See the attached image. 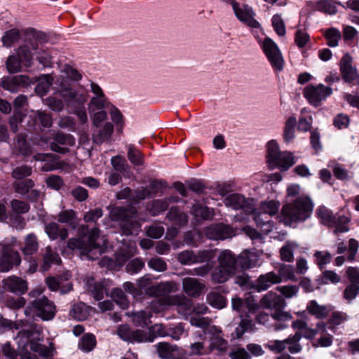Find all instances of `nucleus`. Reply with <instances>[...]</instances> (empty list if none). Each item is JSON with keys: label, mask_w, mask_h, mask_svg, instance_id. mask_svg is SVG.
<instances>
[{"label": "nucleus", "mask_w": 359, "mask_h": 359, "mask_svg": "<svg viewBox=\"0 0 359 359\" xmlns=\"http://www.w3.org/2000/svg\"><path fill=\"white\" fill-rule=\"evenodd\" d=\"M297 119L294 116L289 117L285 121L283 130V138L286 142H290L294 138Z\"/></svg>", "instance_id": "nucleus-40"}, {"label": "nucleus", "mask_w": 359, "mask_h": 359, "mask_svg": "<svg viewBox=\"0 0 359 359\" xmlns=\"http://www.w3.org/2000/svg\"><path fill=\"white\" fill-rule=\"evenodd\" d=\"M111 297L122 309L128 306V300L121 289L114 288L111 292Z\"/></svg>", "instance_id": "nucleus-48"}, {"label": "nucleus", "mask_w": 359, "mask_h": 359, "mask_svg": "<svg viewBox=\"0 0 359 359\" xmlns=\"http://www.w3.org/2000/svg\"><path fill=\"white\" fill-rule=\"evenodd\" d=\"M116 333L118 336L124 341L130 342H144L151 341L153 339L148 338L147 334L142 330H132L128 325H119Z\"/></svg>", "instance_id": "nucleus-13"}, {"label": "nucleus", "mask_w": 359, "mask_h": 359, "mask_svg": "<svg viewBox=\"0 0 359 359\" xmlns=\"http://www.w3.org/2000/svg\"><path fill=\"white\" fill-rule=\"evenodd\" d=\"M167 218L172 222L175 224L180 226H183L187 223V215L174 206L172 207L167 214Z\"/></svg>", "instance_id": "nucleus-36"}, {"label": "nucleus", "mask_w": 359, "mask_h": 359, "mask_svg": "<svg viewBox=\"0 0 359 359\" xmlns=\"http://www.w3.org/2000/svg\"><path fill=\"white\" fill-rule=\"evenodd\" d=\"M216 257V250L208 249L198 251L196 253V264L206 263L211 264L210 262Z\"/></svg>", "instance_id": "nucleus-44"}, {"label": "nucleus", "mask_w": 359, "mask_h": 359, "mask_svg": "<svg viewBox=\"0 0 359 359\" xmlns=\"http://www.w3.org/2000/svg\"><path fill=\"white\" fill-rule=\"evenodd\" d=\"M219 266L212 273V280L215 283L226 282L236 271V258L231 251L223 250L218 257Z\"/></svg>", "instance_id": "nucleus-5"}, {"label": "nucleus", "mask_w": 359, "mask_h": 359, "mask_svg": "<svg viewBox=\"0 0 359 359\" xmlns=\"http://www.w3.org/2000/svg\"><path fill=\"white\" fill-rule=\"evenodd\" d=\"M191 211L195 217L198 219H212L214 215L212 209L203 206L201 204L194 205Z\"/></svg>", "instance_id": "nucleus-43"}, {"label": "nucleus", "mask_w": 359, "mask_h": 359, "mask_svg": "<svg viewBox=\"0 0 359 359\" xmlns=\"http://www.w3.org/2000/svg\"><path fill=\"white\" fill-rule=\"evenodd\" d=\"M232 8L237 18L248 27L258 28L260 26L259 23L255 19V12L248 5H241L236 2V4H233Z\"/></svg>", "instance_id": "nucleus-12"}, {"label": "nucleus", "mask_w": 359, "mask_h": 359, "mask_svg": "<svg viewBox=\"0 0 359 359\" xmlns=\"http://www.w3.org/2000/svg\"><path fill=\"white\" fill-rule=\"evenodd\" d=\"M340 70L342 77L346 81L351 82L355 79L357 71L355 68L352 66V58L348 54L344 55L341 58Z\"/></svg>", "instance_id": "nucleus-22"}, {"label": "nucleus", "mask_w": 359, "mask_h": 359, "mask_svg": "<svg viewBox=\"0 0 359 359\" xmlns=\"http://www.w3.org/2000/svg\"><path fill=\"white\" fill-rule=\"evenodd\" d=\"M177 201V197H168L162 200H155L148 207V210L153 216L164 212L171 203Z\"/></svg>", "instance_id": "nucleus-27"}, {"label": "nucleus", "mask_w": 359, "mask_h": 359, "mask_svg": "<svg viewBox=\"0 0 359 359\" xmlns=\"http://www.w3.org/2000/svg\"><path fill=\"white\" fill-rule=\"evenodd\" d=\"M45 232L51 240H55L60 237L61 240L64 241L68 236L67 229L65 228H60L59 224L55 222L46 224L45 226Z\"/></svg>", "instance_id": "nucleus-30"}, {"label": "nucleus", "mask_w": 359, "mask_h": 359, "mask_svg": "<svg viewBox=\"0 0 359 359\" xmlns=\"http://www.w3.org/2000/svg\"><path fill=\"white\" fill-rule=\"evenodd\" d=\"M182 290L191 297H199L205 290V284L195 278L186 277L182 279Z\"/></svg>", "instance_id": "nucleus-16"}, {"label": "nucleus", "mask_w": 359, "mask_h": 359, "mask_svg": "<svg viewBox=\"0 0 359 359\" xmlns=\"http://www.w3.org/2000/svg\"><path fill=\"white\" fill-rule=\"evenodd\" d=\"M325 38L327 40V45L331 47H336L341 39L340 32L335 28H330L325 32Z\"/></svg>", "instance_id": "nucleus-58"}, {"label": "nucleus", "mask_w": 359, "mask_h": 359, "mask_svg": "<svg viewBox=\"0 0 359 359\" xmlns=\"http://www.w3.org/2000/svg\"><path fill=\"white\" fill-rule=\"evenodd\" d=\"M55 313L56 306L54 302L45 296H41L29 302L25 310L26 316L34 315L43 320H52Z\"/></svg>", "instance_id": "nucleus-6"}, {"label": "nucleus", "mask_w": 359, "mask_h": 359, "mask_svg": "<svg viewBox=\"0 0 359 359\" xmlns=\"http://www.w3.org/2000/svg\"><path fill=\"white\" fill-rule=\"evenodd\" d=\"M226 206L233 210L245 209L246 212L250 211L252 208L247 207V201L245 198L238 194H232L227 196L224 201Z\"/></svg>", "instance_id": "nucleus-24"}, {"label": "nucleus", "mask_w": 359, "mask_h": 359, "mask_svg": "<svg viewBox=\"0 0 359 359\" xmlns=\"http://www.w3.org/2000/svg\"><path fill=\"white\" fill-rule=\"evenodd\" d=\"M88 314V309L83 303L74 304L70 311V316L78 320H83L86 319Z\"/></svg>", "instance_id": "nucleus-49"}, {"label": "nucleus", "mask_w": 359, "mask_h": 359, "mask_svg": "<svg viewBox=\"0 0 359 359\" xmlns=\"http://www.w3.org/2000/svg\"><path fill=\"white\" fill-rule=\"evenodd\" d=\"M57 220L60 223L69 224L73 228H76L79 223L76 212L70 210H63L57 215Z\"/></svg>", "instance_id": "nucleus-35"}, {"label": "nucleus", "mask_w": 359, "mask_h": 359, "mask_svg": "<svg viewBox=\"0 0 359 359\" xmlns=\"http://www.w3.org/2000/svg\"><path fill=\"white\" fill-rule=\"evenodd\" d=\"M163 303L161 304V306L165 305H177L179 307V311H187L191 308V301L185 297L184 295H175L163 298Z\"/></svg>", "instance_id": "nucleus-26"}, {"label": "nucleus", "mask_w": 359, "mask_h": 359, "mask_svg": "<svg viewBox=\"0 0 359 359\" xmlns=\"http://www.w3.org/2000/svg\"><path fill=\"white\" fill-rule=\"evenodd\" d=\"M128 158L135 165H142L144 163L143 154L131 144L128 147Z\"/></svg>", "instance_id": "nucleus-47"}, {"label": "nucleus", "mask_w": 359, "mask_h": 359, "mask_svg": "<svg viewBox=\"0 0 359 359\" xmlns=\"http://www.w3.org/2000/svg\"><path fill=\"white\" fill-rule=\"evenodd\" d=\"M178 261L184 265H190L196 264V253L193 251L185 250L179 253L177 256Z\"/></svg>", "instance_id": "nucleus-61"}, {"label": "nucleus", "mask_w": 359, "mask_h": 359, "mask_svg": "<svg viewBox=\"0 0 359 359\" xmlns=\"http://www.w3.org/2000/svg\"><path fill=\"white\" fill-rule=\"evenodd\" d=\"M278 276H280V282L282 280H295L296 276L294 274L293 266L291 265L281 264L278 269Z\"/></svg>", "instance_id": "nucleus-53"}, {"label": "nucleus", "mask_w": 359, "mask_h": 359, "mask_svg": "<svg viewBox=\"0 0 359 359\" xmlns=\"http://www.w3.org/2000/svg\"><path fill=\"white\" fill-rule=\"evenodd\" d=\"M350 218L345 215H337L336 216V223L333 226L335 227L334 230V234H337L339 233H344L349 231V228L347 224L350 222Z\"/></svg>", "instance_id": "nucleus-51"}, {"label": "nucleus", "mask_w": 359, "mask_h": 359, "mask_svg": "<svg viewBox=\"0 0 359 359\" xmlns=\"http://www.w3.org/2000/svg\"><path fill=\"white\" fill-rule=\"evenodd\" d=\"M298 244L294 241H287L280 248V255L282 260L285 262H292L294 259V250L298 248Z\"/></svg>", "instance_id": "nucleus-39"}, {"label": "nucleus", "mask_w": 359, "mask_h": 359, "mask_svg": "<svg viewBox=\"0 0 359 359\" xmlns=\"http://www.w3.org/2000/svg\"><path fill=\"white\" fill-rule=\"evenodd\" d=\"M92 114V123L95 128H100L103 125V122L107 119V114L104 110H97L94 112H91Z\"/></svg>", "instance_id": "nucleus-64"}, {"label": "nucleus", "mask_w": 359, "mask_h": 359, "mask_svg": "<svg viewBox=\"0 0 359 359\" xmlns=\"http://www.w3.org/2000/svg\"><path fill=\"white\" fill-rule=\"evenodd\" d=\"M53 79L49 74L41 76L39 79V83L35 88V91L37 94L43 96L45 95L50 86L53 85Z\"/></svg>", "instance_id": "nucleus-41"}, {"label": "nucleus", "mask_w": 359, "mask_h": 359, "mask_svg": "<svg viewBox=\"0 0 359 359\" xmlns=\"http://www.w3.org/2000/svg\"><path fill=\"white\" fill-rule=\"evenodd\" d=\"M280 283V276L274 272H269L261 275L257 281V287L259 291L266 290L272 285Z\"/></svg>", "instance_id": "nucleus-25"}, {"label": "nucleus", "mask_w": 359, "mask_h": 359, "mask_svg": "<svg viewBox=\"0 0 359 359\" xmlns=\"http://www.w3.org/2000/svg\"><path fill=\"white\" fill-rule=\"evenodd\" d=\"M111 163L113 168L122 173H124L129 170L126 159L121 156H116L111 158Z\"/></svg>", "instance_id": "nucleus-59"}, {"label": "nucleus", "mask_w": 359, "mask_h": 359, "mask_svg": "<svg viewBox=\"0 0 359 359\" xmlns=\"http://www.w3.org/2000/svg\"><path fill=\"white\" fill-rule=\"evenodd\" d=\"M312 209L313 204L309 198L299 197L293 203L283 206L280 212L281 220L287 225L304 221L310 216Z\"/></svg>", "instance_id": "nucleus-2"}, {"label": "nucleus", "mask_w": 359, "mask_h": 359, "mask_svg": "<svg viewBox=\"0 0 359 359\" xmlns=\"http://www.w3.org/2000/svg\"><path fill=\"white\" fill-rule=\"evenodd\" d=\"M57 93L69 107L83 106L87 99L86 95L83 90L74 88L70 83L65 81L60 82Z\"/></svg>", "instance_id": "nucleus-8"}, {"label": "nucleus", "mask_w": 359, "mask_h": 359, "mask_svg": "<svg viewBox=\"0 0 359 359\" xmlns=\"http://www.w3.org/2000/svg\"><path fill=\"white\" fill-rule=\"evenodd\" d=\"M277 290L280 292L284 297L290 299L297 295L299 287L297 285H288L279 286L277 287Z\"/></svg>", "instance_id": "nucleus-60"}, {"label": "nucleus", "mask_w": 359, "mask_h": 359, "mask_svg": "<svg viewBox=\"0 0 359 359\" xmlns=\"http://www.w3.org/2000/svg\"><path fill=\"white\" fill-rule=\"evenodd\" d=\"M302 334L296 332L294 335H290L286 339V348L292 354L298 353L302 351V346L300 344Z\"/></svg>", "instance_id": "nucleus-37"}, {"label": "nucleus", "mask_w": 359, "mask_h": 359, "mask_svg": "<svg viewBox=\"0 0 359 359\" xmlns=\"http://www.w3.org/2000/svg\"><path fill=\"white\" fill-rule=\"evenodd\" d=\"M29 83V78L25 75H18L13 77H4L1 81V87L11 93L17 91V86L27 85Z\"/></svg>", "instance_id": "nucleus-23"}, {"label": "nucleus", "mask_w": 359, "mask_h": 359, "mask_svg": "<svg viewBox=\"0 0 359 359\" xmlns=\"http://www.w3.org/2000/svg\"><path fill=\"white\" fill-rule=\"evenodd\" d=\"M81 74L79 72L70 67L65 65L62 67L60 71V77L57 79L56 84L60 86V82L65 81L69 83V81H78L81 79Z\"/></svg>", "instance_id": "nucleus-29"}, {"label": "nucleus", "mask_w": 359, "mask_h": 359, "mask_svg": "<svg viewBox=\"0 0 359 359\" xmlns=\"http://www.w3.org/2000/svg\"><path fill=\"white\" fill-rule=\"evenodd\" d=\"M2 284L5 290L15 294L21 295L28 290L27 280L15 276H11L4 279Z\"/></svg>", "instance_id": "nucleus-15"}, {"label": "nucleus", "mask_w": 359, "mask_h": 359, "mask_svg": "<svg viewBox=\"0 0 359 359\" xmlns=\"http://www.w3.org/2000/svg\"><path fill=\"white\" fill-rule=\"evenodd\" d=\"M313 256L316 257V262L320 268H323L325 265L330 263L331 260V254L327 251H316Z\"/></svg>", "instance_id": "nucleus-63"}, {"label": "nucleus", "mask_w": 359, "mask_h": 359, "mask_svg": "<svg viewBox=\"0 0 359 359\" xmlns=\"http://www.w3.org/2000/svg\"><path fill=\"white\" fill-rule=\"evenodd\" d=\"M60 258L58 254L54 252L51 248L48 246L45 249V253L43 255V262L41 266L43 271H47L53 264H59L60 262Z\"/></svg>", "instance_id": "nucleus-38"}, {"label": "nucleus", "mask_w": 359, "mask_h": 359, "mask_svg": "<svg viewBox=\"0 0 359 359\" xmlns=\"http://www.w3.org/2000/svg\"><path fill=\"white\" fill-rule=\"evenodd\" d=\"M267 163L273 169L279 168L287 170L295 163V158L292 152L280 151L278 143L271 140L267 143Z\"/></svg>", "instance_id": "nucleus-4"}, {"label": "nucleus", "mask_w": 359, "mask_h": 359, "mask_svg": "<svg viewBox=\"0 0 359 359\" xmlns=\"http://www.w3.org/2000/svg\"><path fill=\"white\" fill-rule=\"evenodd\" d=\"M208 303L217 309H223L226 306V299L221 294L212 291L207 294Z\"/></svg>", "instance_id": "nucleus-42"}, {"label": "nucleus", "mask_w": 359, "mask_h": 359, "mask_svg": "<svg viewBox=\"0 0 359 359\" xmlns=\"http://www.w3.org/2000/svg\"><path fill=\"white\" fill-rule=\"evenodd\" d=\"M151 314L145 311L135 312L132 314L133 320L137 326H145L151 323Z\"/></svg>", "instance_id": "nucleus-56"}, {"label": "nucleus", "mask_w": 359, "mask_h": 359, "mask_svg": "<svg viewBox=\"0 0 359 359\" xmlns=\"http://www.w3.org/2000/svg\"><path fill=\"white\" fill-rule=\"evenodd\" d=\"M23 62L17 54L9 55L7 58L6 66L9 73H17L21 70Z\"/></svg>", "instance_id": "nucleus-45"}, {"label": "nucleus", "mask_w": 359, "mask_h": 359, "mask_svg": "<svg viewBox=\"0 0 359 359\" xmlns=\"http://www.w3.org/2000/svg\"><path fill=\"white\" fill-rule=\"evenodd\" d=\"M67 247L70 250H77L88 259H95L106 251L107 241L105 236L100 235V229L94 227L83 236L69 239Z\"/></svg>", "instance_id": "nucleus-1"}, {"label": "nucleus", "mask_w": 359, "mask_h": 359, "mask_svg": "<svg viewBox=\"0 0 359 359\" xmlns=\"http://www.w3.org/2000/svg\"><path fill=\"white\" fill-rule=\"evenodd\" d=\"M53 142L50 144L52 151L60 154H66L69 151L68 147L75 144V139L70 134H64L57 132L53 135Z\"/></svg>", "instance_id": "nucleus-14"}, {"label": "nucleus", "mask_w": 359, "mask_h": 359, "mask_svg": "<svg viewBox=\"0 0 359 359\" xmlns=\"http://www.w3.org/2000/svg\"><path fill=\"white\" fill-rule=\"evenodd\" d=\"M306 310L318 319L325 318L329 313V309L326 306L320 305L315 300H311L308 303Z\"/></svg>", "instance_id": "nucleus-32"}, {"label": "nucleus", "mask_w": 359, "mask_h": 359, "mask_svg": "<svg viewBox=\"0 0 359 359\" xmlns=\"http://www.w3.org/2000/svg\"><path fill=\"white\" fill-rule=\"evenodd\" d=\"M283 309H278L274 311L271 314L272 318L277 321L273 325L275 331H279L287 327L285 322L290 321L292 318V316L290 313L283 311Z\"/></svg>", "instance_id": "nucleus-28"}, {"label": "nucleus", "mask_w": 359, "mask_h": 359, "mask_svg": "<svg viewBox=\"0 0 359 359\" xmlns=\"http://www.w3.org/2000/svg\"><path fill=\"white\" fill-rule=\"evenodd\" d=\"M22 33L25 39L15 50V53L22 60L23 66L30 67L33 65L34 55L39 50L41 41L34 29H25Z\"/></svg>", "instance_id": "nucleus-3"}, {"label": "nucleus", "mask_w": 359, "mask_h": 359, "mask_svg": "<svg viewBox=\"0 0 359 359\" xmlns=\"http://www.w3.org/2000/svg\"><path fill=\"white\" fill-rule=\"evenodd\" d=\"M207 236L212 240H224L233 234L232 229L222 224L211 225L205 230Z\"/></svg>", "instance_id": "nucleus-17"}, {"label": "nucleus", "mask_w": 359, "mask_h": 359, "mask_svg": "<svg viewBox=\"0 0 359 359\" xmlns=\"http://www.w3.org/2000/svg\"><path fill=\"white\" fill-rule=\"evenodd\" d=\"M175 351V347L166 342H161L157 345V352L158 355L163 359L170 358L172 353Z\"/></svg>", "instance_id": "nucleus-54"}, {"label": "nucleus", "mask_w": 359, "mask_h": 359, "mask_svg": "<svg viewBox=\"0 0 359 359\" xmlns=\"http://www.w3.org/2000/svg\"><path fill=\"white\" fill-rule=\"evenodd\" d=\"M21 35L22 33L20 30L17 28H13L6 31L1 37L3 46L6 48H11L20 40Z\"/></svg>", "instance_id": "nucleus-33"}, {"label": "nucleus", "mask_w": 359, "mask_h": 359, "mask_svg": "<svg viewBox=\"0 0 359 359\" xmlns=\"http://www.w3.org/2000/svg\"><path fill=\"white\" fill-rule=\"evenodd\" d=\"M316 214L321 222L328 226H333L336 223V216L332 211L325 206L319 207Z\"/></svg>", "instance_id": "nucleus-34"}, {"label": "nucleus", "mask_w": 359, "mask_h": 359, "mask_svg": "<svg viewBox=\"0 0 359 359\" xmlns=\"http://www.w3.org/2000/svg\"><path fill=\"white\" fill-rule=\"evenodd\" d=\"M260 306L266 309H284L286 306L285 299L276 292H269L261 299Z\"/></svg>", "instance_id": "nucleus-18"}, {"label": "nucleus", "mask_w": 359, "mask_h": 359, "mask_svg": "<svg viewBox=\"0 0 359 359\" xmlns=\"http://www.w3.org/2000/svg\"><path fill=\"white\" fill-rule=\"evenodd\" d=\"M280 208V203L275 200L264 201L260 204L259 212L251 210V212L254 215V219L257 223H262V219H259L260 214L269 215L270 216L276 215Z\"/></svg>", "instance_id": "nucleus-20"}, {"label": "nucleus", "mask_w": 359, "mask_h": 359, "mask_svg": "<svg viewBox=\"0 0 359 359\" xmlns=\"http://www.w3.org/2000/svg\"><path fill=\"white\" fill-rule=\"evenodd\" d=\"M262 48L272 66L276 70H282L284 60L277 45L271 39L266 38L263 42Z\"/></svg>", "instance_id": "nucleus-11"}, {"label": "nucleus", "mask_w": 359, "mask_h": 359, "mask_svg": "<svg viewBox=\"0 0 359 359\" xmlns=\"http://www.w3.org/2000/svg\"><path fill=\"white\" fill-rule=\"evenodd\" d=\"M228 343L226 340L219 336H213L210 339L209 346V351L211 352L216 349L219 351L224 352L227 349Z\"/></svg>", "instance_id": "nucleus-52"}, {"label": "nucleus", "mask_w": 359, "mask_h": 359, "mask_svg": "<svg viewBox=\"0 0 359 359\" xmlns=\"http://www.w3.org/2000/svg\"><path fill=\"white\" fill-rule=\"evenodd\" d=\"M95 338L92 334H86L83 336L79 343V348L86 352H89L95 346Z\"/></svg>", "instance_id": "nucleus-57"}, {"label": "nucleus", "mask_w": 359, "mask_h": 359, "mask_svg": "<svg viewBox=\"0 0 359 359\" xmlns=\"http://www.w3.org/2000/svg\"><path fill=\"white\" fill-rule=\"evenodd\" d=\"M332 93L331 88L325 86L323 84L318 86L308 85L304 89V96L308 102L314 107H318L321 102Z\"/></svg>", "instance_id": "nucleus-9"}, {"label": "nucleus", "mask_w": 359, "mask_h": 359, "mask_svg": "<svg viewBox=\"0 0 359 359\" xmlns=\"http://www.w3.org/2000/svg\"><path fill=\"white\" fill-rule=\"evenodd\" d=\"M109 104L106 96L103 97H93L88 104V109L90 112H94L97 110H103Z\"/></svg>", "instance_id": "nucleus-46"}, {"label": "nucleus", "mask_w": 359, "mask_h": 359, "mask_svg": "<svg viewBox=\"0 0 359 359\" xmlns=\"http://www.w3.org/2000/svg\"><path fill=\"white\" fill-rule=\"evenodd\" d=\"M32 335V332L22 329L15 338L18 346L21 349L20 355L22 359H36V358L35 354L30 353L27 351V346H29L30 349L34 353H38L41 356L45 357L48 353V349L37 341L32 340L29 342V338Z\"/></svg>", "instance_id": "nucleus-7"}, {"label": "nucleus", "mask_w": 359, "mask_h": 359, "mask_svg": "<svg viewBox=\"0 0 359 359\" xmlns=\"http://www.w3.org/2000/svg\"><path fill=\"white\" fill-rule=\"evenodd\" d=\"M113 132V124L110 122H106L100 128H95L93 133V141L97 144L109 142L111 140Z\"/></svg>", "instance_id": "nucleus-21"}, {"label": "nucleus", "mask_w": 359, "mask_h": 359, "mask_svg": "<svg viewBox=\"0 0 359 359\" xmlns=\"http://www.w3.org/2000/svg\"><path fill=\"white\" fill-rule=\"evenodd\" d=\"M21 262V258L19 253L11 250H6L0 257V271L7 272L11 270L14 265H19Z\"/></svg>", "instance_id": "nucleus-19"}, {"label": "nucleus", "mask_w": 359, "mask_h": 359, "mask_svg": "<svg viewBox=\"0 0 359 359\" xmlns=\"http://www.w3.org/2000/svg\"><path fill=\"white\" fill-rule=\"evenodd\" d=\"M151 279L148 277H143L139 280V285L145 288L146 292L150 296L164 297L174 290L177 285L172 282H165L149 286Z\"/></svg>", "instance_id": "nucleus-10"}, {"label": "nucleus", "mask_w": 359, "mask_h": 359, "mask_svg": "<svg viewBox=\"0 0 359 359\" xmlns=\"http://www.w3.org/2000/svg\"><path fill=\"white\" fill-rule=\"evenodd\" d=\"M34 186V182L30 179L17 182L14 184L15 191L21 195L29 193V190L32 189Z\"/></svg>", "instance_id": "nucleus-55"}, {"label": "nucleus", "mask_w": 359, "mask_h": 359, "mask_svg": "<svg viewBox=\"0 0 359 359\" xmlns=\"http://www.w3.org/2000/svg\"><path fill=\"white\" fill-rule=\"evenodd\" d=\"M15 149L24 156H28L31 154V149L28 146L25 139L22 136H18L15 139Z\"/></svg>", "instance_id": "nucleus-62"}, {"label": "nucleus", "mask_w": 359, "mask_h": 359, "mask_svg": "<svg viewBox=\"0 0 359 359\" xmlns=\"http://www.w3.org/2000/svg\"><path fill=\"white\" fill-rule=\"evenodd\" d=\"M39 242L34 233H29L25 237L24 245L21 248L25 255H32L37 252Z\"/></svg>", "instance_id": "nucleus-31"}, {"label": "nucleus", "mask_w": 359, "mask_h": 359, "mask_svg": "<svg viewBox=\"0 0 359 359\" xmlns=\"http://www.w3.org/2000/svg\"><path fill=\"white\" fill-rule=\"evenodd\" d=\"M336 4V2L332 1L320 0L316 3V8L325 13L334 15L337 12Z\"/></svg>", "instance_id": "nucleus-50"}]
</instances>
